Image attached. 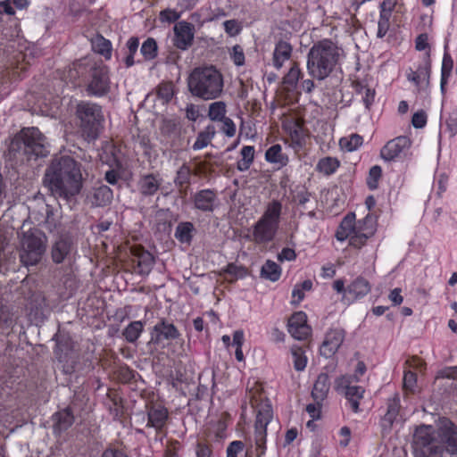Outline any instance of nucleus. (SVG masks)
I'll return each instance as SVG.
<instances>
[{"mask_svg":"<svg viewBox=\"0 0 457 457\" xmlns=\"http://www.w3.org/2000/svg\"><path fill=\"white\" fill-rule=\"evenodd\" d=\"M169 411L164 406L154 403L147 408L146 427L154 428L156 431H162L166 426Z\"/></svg>","mask_w":457,"mask_h":457,"instance_id":"aec40b11","label":"nucleus"},{"mask_svg":"<svg viewBox=\"0 0 457 457\" xmlns=\"http://www.w3.org/2000/svg\"><path fill=\"white\" fill-rule=\"evenodd\" d=\"M160 134L171 146H175L181 136V126L175 120L163 119L160 125Z\"/></svg>","mask_w":457,"mask_h":457,"instance_id":"5701e85b","label":"nucleus"},{"mask_svg":"<svg viewBox=\"0 0 457 457\" xmlns=\"http://www.w3.org/2000/svg\"><path fill=\"white\" fill-rule=\"evenodd\" d=\"M127 53L125 57V63L127 67H130L135 63L134 54L137 53L139 46V40L137 37H130L127 44Z\"/></svg>","mask_w":457,"mask_h":457,"instance_id":"603ef678","label":"nucleus"},{"mask_svg":"<svg viewBox=\"0 0 457 457\" xmlns=\"http://www.w3.org/2000/svg\"><path fill=\"white\" fill-rule=\"evenodd\" d=\"M281 204L278 201H273L270 203L263 215L262 216L261 220L267 221L269 223H271L278 227V220L280 217L281 212Z\"/></svg>","mask_w":457,"mask_h":457,"instance_id":"72a5a7b5","label":"nucleus"},{"mask_svg":"<svg viewBox=\"0 0 457 457\" xmlns=\"http://www.w3.org/2000/svg\"><path fill=\"white\" fill-rule=\"evenodd\" d=\"M191 169L187 164H183L176 173L174 179L175 185L179 187L180 193L186 191L190 183Z\"/></svg>","mask_w":457,"mask_h":457,"instance_id":"473e14b6","label":"nucleus"},{"mask_svg":"<svg viewBox=\"0 0 457 457\" xmlns=\"http://www.w3.org/2000/svg\"><path fill=\"white\" fill-rule=\"evenodd\" d=\"M296 258V254L294 249L292 248H283L282 251L278 253V259L280 262L284 261H293Z\"/></svg>","mask_w":457,"mask_h":457,"instance_id":"338daca9","label":"nucleus"},{"mask_svg":"<svg viewBox=\"0 0 457 457\" xmlns=\"http://www.w3.org/2000/svg\"><path fill=\"white\" fill-rule=\"evenodd\" d=\"M413 445L416 457H443L445 453L437 434L431 435L429 427L416 429Z\"/></svg>","mask_w":457,"mask_h":457,"instance_id":"0eeeda50","label":"nucleus"},{"mask_svg":"<svg viewBox=\"0 0 457 457\" xmlns=\"http://www.w3.org/2000/svg\"><path fill=\"white\" fill-rule=\"evenodd\" d=\"M217 194L212 189L200 190L193 196L195 208L204 212H213L217 205Z\"/></svg>","mask_w":457,"mask_h":457,"instance_id":"412c9836","label":"nucleus"},{"mask_svg":"<svg viewBox=\"0 0 457 457\" xmlns=\"http://www.w3.org/2000/svg\"><path fill=\"white\" fill-rule=\"evenodd\" d=\"M442 378H452L456 379L457 378V367H449L446 369H444L438 372V375L436 377Z\"/></svg>","mask_w":457,"mask_h":457,"instance_id":"774afa93","label":"nucleus"},{"mask_svg":"<svg viewBox=\"0 0 457 457\" xmlns=\"http://www.w3.org/2000/svg\"><path fill=\"white\" fill-rule=\"evenodd\" d=\"M273 417L271 405L265 402L258 407L254 424V445L256 457H262L266 452L267 426Z\"/></svg>","mask_w":457,"mask_h":457,"instance_id":"6e6552de","label":"nucleus"},{"mask_svg":"<svg viewBox=\"0 0 457 457\" xmlns=\"http://www.w3.org/2000/svg\"><path fill=\"white\" fill-rule=\"evenodd\" d=\"M382 174L381 168L378 165L370 168L369 172V178L367 179V184L370 189H376L378 187V181L380 179Z\"/></svg>","mask_w":457,"mask_h":457,"instance_id":"6e6d98bb","label":"nucleus"},{"mask_svg":"<svg viewBox=\"0 0 457 457\" xmlns=\"http://www.w3.org/2000/svg\"><path fill=\"white\" fill-rule=\"evenodd\" d=\"M49 144L41 131L35 127L22 129L14 136L9 152L14 159L23 162L37 160L48 154Z\"/></svg>","mask_w":457,"mask_h":457,"instance_id":"f03ea898","label":"nucleus"},{"mask_svg":"<svg viewBox=\"0 0 457 457\" xmlns=\"http://www.w3.org/2000/svg\"><path fill=\"white\" fill-rule=\"evenodd\" d=\"M453 66V62L449 54L445 53L443 62H442V71H441V90L445 91V87L447 83V79L451 74L452 69Z\"/></svg>","mask_w":457,"mask_h":457,"instance_id":"8fccbe9b","label":"nucleus"},{"mask_svg":"<svg viewBox=\"0 0 457 457\" xmlns=\"http://www.w3.org/2000/svg\"><path fill=\"white\" fill-rule=\"evenodd\" d=\"M311 193L304 187H301L295 192L293 196L294 202L301 207H305L306 204L310 202Z\"/></svg>","mask_w":457,"mask_h":457,"instance_id":"4d7b16f0","label":"nucleus"},{"mask_svg":"<svg viewBox=\"0 0 457 457\" xmlns=\"http://www.w3.org/2000/svg\"><path fill=\"white\" fill-rule=\"evenodd\" d=\"M400 410V398L396 394L392 399L388 400L386 413L381 420V428L383 433H388L396 420Z\"/></svg>","mask_w":457,"mask_h":457,"instance_id":"393cba45","label":"nucleus"},{"mask_svg":"<svg viewBox=\"0 0 457 457\" xmlns=\"http://www.w3.org/2000/svg\"><path fill=\"white\" fill-rule=\"evenodd\" d=\"M215 135V128L213 126H207L203 131L197 135L196 140L193 145L194 150H200L206 147L212 141Z\"/></svg>","mask_w":457,"mask_h":457,"instance_id":"e433bc0d","label":"nucleus"},{"mask_svg":"<svg viewBox=\"0 0 457 457\" xmlns=\"http://www.w3.org/2000/svg\"><path fill=\"white\" fill-rule=\"evenodd\" d=\"M232 59H233L234 63L237 66H241L244 64L245 54H244L243 48L240 46L236 45L233 46Z\"/></svg>","mask_w":457,"mask_h":457,"instance_id":"e2e57ef3","label":"nucleus"},{"mask_svg":"<svg viewBox=\"0 0 457 457\" xmlns=\"http://www.w3.org/2000/svg\"><path fill=\"white\" fill-rule=\"evenodd\" d=\"M180 17V14L174 10L171 9H165L161 12L160 18L162 21H168V22H173L179 20Z\"/></svg>","mask_w":457,"mask_h":457,"instance_id":"0e129e2a","label":"nucleus"},{"mask_svg":"<svg viewBox=\"0 0 457 457\" xmlns=\"http://www.w3.org/2000/svg\"><path fill=\"white\" fill-rule=\"evenodd\" d=\"M226 453L227 457H250L249 450L245 449V443L240 440L229 443Z\"/></svg>","mask_w":457,"mask_h":457,"instance_id":"a19ab883","label":"nucleus"},{"mask_svg":"<svg viewBox=\"0 0 457 457\" xmlns=\"http://www.w3.org/2000/svg\"><path fill=\"white\" fill-rule=\"evenodd\" d=\"M436 434L445 452L457 456V426L447 421L436 430Z\"/></svg>","mask_w":457,"mask_h":457,"instance_id":"f8f14e48","label":"nucleus"},{"mask_svg":"<svg viewBox=\"0 0 457 457\" xmlns=\"http://www.w3.org/2000/svg\"><path fill=\"white\" fill-rule=\"evenodd\" d=\"M292 355L294 359V367L297 371H302L305 369L307 358L304 355L303 348L298 346L292 347Z\"/></svg>","mask_w":457,"mask_h":457,"instance_id":"864d4df0","label":"nucleus"},{"mask_svg":"<svg viewBox=\"0 0 457 457\" xmlns=\"http://www.w3.org/2000/svg\"><path fill=\"white\" fill-rule=\"evenodd\" d=\"M193 230L194 226L191 222H181L176 228L175 237L182 243H189L192 238Z\"/></svg>","mask_w":457,"mask_h":457,"instance_id":"c03bdc74","label":"nucleus"},{"mask_svg":"<svg viewBox=\"0 0 457 457\" xmlns=\"http://www.w3.org/2000/svg\"><path fill=\"white\" fill-rule=\"evenodd\" d=\"M241 160L237 162V167L240 171L247 170L253 162L254 147L245 145L241 149Z\"/></svg>","mask_w":457,"mask_h":457,"instance_id":"58836bf2","label":"nucleus"},{"mask_svg":"<svg viewBox=\"0 0 457 457\" xmlns=\"http://www.w3.org/2000/svg\"><path fill=\"white\" fill-rule=\"evenodd\" d=\"M157 43L152 38L148 37L141 46L140 53L145 60L150 61L157 56Z\"/></svg>","mask_w":457,"mask_h":457,"instance_id":"49530a36","label":"nucleus"},{"mask_svg":"<svg viewBox=\"0 0 457 457\" xmlns=\"http://www.w3.org/2000/svg\"><path fill=\"white\" fill-rule=\"evenodd\" d=\"M226 104L222 101L212 103L209 106L208 117L213 121H220L225 118Z\"/></svg>","mask_w":457,"mask_h":457,"instance_id":"37998d69","label":"nucleus"},{"mask_svg":"<svg viewBox=\"0 0 457 457\" xmlns=\"http://www.w3.org/2000/svg\"><path fill=\"white\" fill-rule=\"evenodd\" d=\"M411 123L414 128L421 129L427 123V115L424 111L417 112L413 114Z\"/></svg>","mask_w":457,"mask_h":457,"instance_id":"052dcab7","label":"nucleus"},{"mask_svg":"<svg viewBox=\"0 0 457 457\" xmlns=\"http://www.w3.org/2000/svg\"><path fill=\"white\" fill-rule=\"evenodd\" d=\"M76 114L84 134L90 139H96L104 121L102 107L90 102H80L77 105Z\"/></svg>","mask_w":457,"mask_h":457,"instance_id":"423d86ee","label":"nucleus"},{"mask_svg":"<svg viewBox=\"0 0 457 457\" xmlns=\"http://www.w3.org/2000/svg\"><path fill=\"white\" fill-rule=\"evenodd\" d=\"M363 138L358 134H352L349 137H342L339 141V145L342 149L347 152H353L362 145Z\"/></svg>","mask_w":457,"mask_h":457,"instance_id":"79ce46f5","label":"nucleus"},{"mask_svg":"<svg viewBox=\"0 0 457 457\" xmlns=\"http://www.w3.org/2000/svg\"><path fill=\"white\" fill-rule=\"evenodd\" d=\"M221 275L225 280L231 283L239 278H243L245 275V270L242 267L230 263L222 270Z\"/></svg>","mask_w":457,"mask_h":457,"instance_id":"a18cd8bd","label":"nucleus"},{"mask_svg":"<svg viewBox=\"0 0 457 457\" xmlns=\"http://www.w3.org/2000/svg\"><path fill=\"white\" fill-rule=\"evenodd\" d=\"M339 58L340 49L330 39L314 43L307 54L308 74L318 80L325 79L338 64Z\"/></svg>","mask_w":457,"mask_h":457,"instance_id":"7ed1b4c3","label":"nucleus"},{"mask_svg":"<svg viewBox=\"0 0 457 457\" xmlns=\"http://www.w3.org/2000/svg\"><path fill=\"white\" fill-rule=\"evenodd\" d=\"M345 332L342 328L328 330L320 345V354L326 358L333 356L345 340Z\"/></svg>","mask_w":457,"mask_h":457,"instance_id":"4468645a","label":"nucleus"},{"mask_svg":"<svg viewBox=\"0 0 457 457\" xmlns=\"http://www.w3.org/2000/svg\"><path fill=\"white\" fill-rule=\"evenodd\" d=\"M112 197V189L105 185H102L93 188L92 192L87 195V200L92 206L103 207L111 204Z\"/></svg>","mask_w":457,"mask_h":457,"instance_id":"b1692460","label":"nucleus"},{"mask_svg":"<svg viewBox=\"0 0 457 457\" xmlns=\"http://www.w3.org/2000/svg\"><path fill=\"white\" fill-rule=\"evenodd\" d=\"M281 269L275 262L268 260L262 265L261 276L270 281H277L280 278Z\"/></svg>","mask_w":457,"mask_h":457,"instance_id":"4c0bfd02","label":"nucleus"},{"mask_svg":"<svg viewBox=\"0 0 457 457\" xmlns=\"http://www.w3.org/2000/svg\"><path fill=\"white\" fill-rule=\"evenodd\" d=\"M357 229L358 226L355 225V215L354 213H349L341 221L336 232V237L339 241H344L355 233Z\"/></svg>","mask_w":457,"mask_h":457,"instance_id":"c85d7f7f","label":"nucleus"},{"mask_svg":"<svg viewBox=\"0 0 457 457\" xmlns=\"http://www.w3.org/2000/svg\"><path fill=\"white\" fill-rule=\"evenodd\" d=\"M329 388L330 382L328 375L326 373L320 374L312 391V395L318 405L327 397Z\"/></svg>","mask_w":457,"mask_h":457,"instance_id":"bb28decb","label":"nucleus"},{"mask_svg":"<svg viewBox=\"0 0 457 457\" xmlns=\"http://www.w3.org/2000/svg\"><path fill=\"white\" fill-rule=\"evenodd\" d=\"M92 47L95 52L104 56L106 59L111 58L112 44L101 35H97L92 39Z\"/></svg>","mask_w":457,"mask_h":457,"instance_id":"c9c22d12","label":"nucleus"},{"mask_svg":"<svg viewBox=\"0 0 457 457\" xmlns=\"http://www.w3.org/2000/svg\"><path fill=\"white\" fill-rule=\"evenodd\" d=\"M446 125L452 135H455L457 133V109L450 113L446 120Z\"/></svg>","mask_w":457,"mask_h":457,"instance_id":"69168bd1","label":"nucleus"},{"mask_svg":"<svg viewBox=\"0 0 457 457\" xmlns=\"http://www.w3.org/2000/svg\"><path fill=\"white\" fill-rule=\"evenodd\" d=\"M220 121L222 122V132L229 137H233L236 134V125L233 122V120L229 118L225 117Z\"/></svg>","mask_w":457,"mask_h":457,"instance_id":"bf43d9fd","label":"nucleus"},{"mask_svg":"<svg viewBox=\"0 0 457 457\" xmlns=\"http://www.w3.org/2000/svg\"><path fill=\"white\" fill-rule=\"evenodd\" d=\"M369 281L361 277L355 278L348 287L345 293L352 300L362 297L370 291Z\"/></svg>","mask_w":457,"mask_h":457,"instance_id":"2f4dec72","label":"nucleus"},{"mask_svg":"<svg viewBox=\"0 0 457 457\" xmlns=\"http://www.w3.org/2000/svg\"><path fill=\"white\" fill-rule=\"evenodd\" d=\"M74 249V244L68 234H62L54 242L51 247V257L54 263H62L68 258Z\"/></svg>","mask_w":457,"mask_h":457,"instance_id":"dca6fc26","label":"nucleus"},{"mask_svg":"<svg viewBox=\"0 0 457 457\" xmlns=\"http://www.w3.org/2000/svg\"><path fill=\"white\" fill-rule=\"evenodd\" d=\"M302 76V71L297 62H294L288 72L283 78V83L289 87H295L299 79Z\"/></svg>","mask_w":457,"mask_h":457,"instance_id":"09e8293b","label":"nucleus"},{"mask_svg":"<svg viewBox=\"0 0 457 457\" xmlns=\"http://www.w3.org/2000/svg\"><path fill=\"white\" fill-rule=\"evenodd\" d=\"M191 94L204 100L219 97L223 89V79L213 66L195 68L187 79Z\"/></svg>","mask_w":457,"mask_h":457,"instance_id":"20e7f679","label":"nucleus"},{"mask_svg":"<svg viewBox=\"0 0 457 457\" xmlns=\"http://www.w3.org/2000/svg\"><path fill=\"white\" fill-rule=\"evenodd\" d=\"M30 304L37 310H43L47 304L44 294L40 291L34 292L29 298Z\"/></svg>","mask_w":457,"mask_h":457,"instance_id":"13d9d810","label":"nucleus"},{"mask_svg":"<svg viewBox=\"0 0 457 457\" xmlns=\"http://www.w3.org/2000/svg\"><path fill=\"white\" fill-rule=\"evenodd\" d=\"M179 336L180 333L173 323L165 319H161L153 328L152 340L158 344L162 340L177 339Z\"/></svg>","mask_w":457,"mask_h":457,"instance_id":"6ab92c4d","label":"nucleus"},{"mask_svg":"<svg viewBox=\"0 0 457 457\" xmlns=\"http://www.w3.org/2000/svg\"><path fill=\"white\" fill-rule=\"evenodd\" d=\"M411 141L404 136L397 137L388 141L381 149V157L387 162L395 161L399 158L403 153L411 147Z\"/></svg>","mask_w":457,"mask_h":457,"instance_id":"9b49d317","label":"nucleus"},{"mask_svg":"<svg viewBox=\"0 0 457 457\" xmlns=\"http://www.w3.org/2000/svg\"><path fill=\"white\" fill-rule=\"evenodd\" d=\"M157 97L162 104L169 103L174 96V86L171 82H164L158 86L156 89Z\"/></svg>","mask_w":457,"mask_h":457,"instance_id":"de8ad7c7","label":"nucleus"},{"mask_svg":"<svg viewBox=\"0 0 457 457\" xmlns=\"http://www.w3.org/2000/svg\"><path fill=\"white\" fill-rule=\"evenodd\" d=\"M92 79L87 87L90 96H103L109 92L110 81L106 67H96L92 71Z\"/></svg>","mask_w":457,"mask_h":457,"instance_id":"9d476101","label":"nucleus"},{"mask_svg":"<svg viewBox=\"0 0 457 457\" xmlns=\"http://www.w3.org/2000/svg\"><path fill=\"white\" fill-rule=\"evenodd\" d=\"M429 51L427 53L424 65L420 66L417 71H411L408 74V79L414 82L419 86L421 82L425 81L427 85L429 83V77L431 72V61Z\"/></svg>","mask_w":457,"mask_h":457,"instance_id":"c756f323","label":"nucleus"},{"mask_svg":"<svg viewBox=\"0 0 457 457\" xmlns=\"http://www.w3.org/2000/svg\"><path fill=\"white\" fill-rule=\"evenodd\" d=\"M46 236L36 228L21 234L20 261L25 267L37 265L46 250Z\"/></svg>","mask_w":457,"mask_h":457,"instance_id":"39448f33","label":"nucleus"},{"mask_svg":"<svg viewBox=\"0 0 457 457\" xmlns=\"http://www.w3.org/2000/svg\"><path fill=\"white\" fill-rule=\"evenodd\" d=\"M54 430L56 433H62L67 430L74 422V416L71 409L65 408L64 410L56 412L53 416Z\"/></svg>","mask_w":457,"mask_h":457,"instance_id":"cd10ccee","label":"nucleus"},{"mask_svg":"<svg viewBox=\"0 0 457 457\" xmlns=\"http://www.w3.org/2000/svg\"><path fill=\"white\" fill-rule=\"evenodd\" d=\"M277 228V226L260 219L253 226L252 241L258 245L267 244L274 238Z\"/></svg>","mask_w":457,"mask_h":457,"instance_id":"4be33fe9","label":"nucleus"},{"mask_svg":"<svg viewBox=\"0 0 457 457\" xmlns=\"http://www.w3.org/2000/svg\"><path fill=\"white\" fill-rule=\"evenodd\" d=\"M339 166V162L336 158L332 157H326L321 160H320L317 167L318 170L326 174L330 175L336 171V170Z\"/></svg>","mask_w":457,"mask_h":457,"instance_id":"3c124183","label":"nucleus"},{"mask_svg":"<svg viewBox=\"0 0 457 457\" xmlns=\"http://www.w3.org/2000/svg\"><path fill=\"white\" fill-rule=\"evenodd\" d=\"M351 383L352 377L341 376L335 381V389L345 394L352 410L357 412L359 411V401L363 397L365 390L359 386H351Z\"/></svg>","mask_w":457,"mask_h":457,"instance_id":"1a4fd4ad","label":"nucleus"},{"mask_svg":"<svg viewBox=\"0 0 457 457\" xmlns=\"http://www.w3.org/2000/svg\"><path fill=\"white\" fill-rule=\"evenodd\" d=\"M403 385L405 392L414 394L417 387V375L411 370L405 371Z\"/></svg>","mask_w":457,"mask_h":457,"instance_id":"5fc2aeb1","label":"nucleus"},{"mask_svg":"<svg viewBox=\"0 0 457 457\" xmlns=\"http://www.w3.org/2000/svg\"><path fill=\"white\" fill-rule=\"evenodd\" d=\"M223 26H224L225 31L229 36H236L240 31V26L236 20L226 21H224Z\"/></svg>","mask_w":457,"mask_h":457,"instance_id":"680f3d73","label":"nucleus"},{"mask_svg":"<svg viewBox=\"0 0 457 457\" xmlns=\"http://www.w3.org/2000/svg\"><path fill=\"white\" fill-rule=\"evenodd\" d=\"M265 157L269 162L277 163L279 166H285L288 162V158L282 154V147L279 145L270 146L266 151Z\"/></svg>","mask_w":457,"mask_h":457,"instance_id":"f704fd0d","label":"nucleus"},{"mask_svg":"<svg viewBox=\"0 0 457 457\" xmlns=\"http://www.w3.org/2000/svg\"><path fill=\"white\" fill-rule=\"evenodd\" d=\"M44 185L55 199L68 204L82 189L81 163L69 155L54 157L46 169Z\"/></svg>","mask_w":457,"mask_h":457,"instance_id":"f257e3e1","label":"nucleus"},{"mask_svg":"<svg viewBox=\"0 0 457 457\" xmlns=\"http://www.w3.org/2000/svg\"><path fill=\"white\" fill-rule=\"evenodd\" d=\"M144 328L141 321L130 322L123 330V336L129 343H134L140 337Z\"/></svg>","mask_w":457,"mask_h":457,"instance_id":"ea45409f","label":"nucleus"},{"mask_svg":"<svg viewBox=\"0 0 457 457\" xmlns=\"http://www.w3.org/2000/svg\"><path fill=\"white\" fill-rule=\"evenodd\" d=\"M293 46L288 42L284 40L277 42L272 56L273 66L278 70L281 69L284 62L291 58Z\"/></svg>","mask_w":457,"mask_h":457,"instance_id":"a878e982","label":"nucleus"},{"mask_svg":"<svg viewBox=\"0 0 457 457\" xmlns=\"http://www.w3.org/2000/svg\"><path fill=\"white\" fill-rule=\"evenodd\" d=\"M161 179L154 174L141 177L138 182L139 192L145 196L154 195L160 188Z\"/></svg>","mask_w":457,"mask_h":457,"instance_id":"7c9ffc66","label":"nucleus"},{"mask_svg":"<svg viewBox=\"0 0 457 457\" xmlns=\"http://www.w3.org/2000/svg\"><path fill=\"white\" fill-rule=\"evenodd\" d=\"M374 232V220L371 216L367 215L362 221L358 222V229L349 237L350 245L357 248L361 247Z\"/></svg>","mask_w":457,"mask_h":457,"instance_id":"a211bd4d","label":"nucleus"},{"mask_svg":"<svg viewBox=\"0 0 457 457\" xmlns=\"http://www.w3.org/2000/svg\"><path fill=\"white\" fill-rule=\"evenodd\" d=\"M131 254L136 271L142 276L148 275L154 264L153 254L140 245L131 247Z\"/></svg>","mask_w":457,"mask_h":457,"instance_id":"ddd939ff","label":"nucleus"},{"mask_svg":"<svg viewBox=\"0 0 457 457\" xmlns=\"http://www.w3.org/2000/svg\"><path fill=\"white\" fill-rule=\"evenodd\" d=\"M289 334L297 340H304L311 335V327L307 324V316L303 312H295L288 320Z\"/></svg>","mask_w":457,"mask_h":457,"instance_id":"2eb2a0df","label":"nucleus"},{"mask_svg":"<svg viewBox=\"0 0 457 457\" xmlns=\"http://www.w3.org/2000/svg\"><path fill=\"white\" fill-rule=\"evenodd\" d=\"M174 46L180 50H187L192 46L195 27L187 21H179L174 26Z\"/></svg>","mask_w":457,"mask_h":457,"instance_id":"f3484780","label":"nucleus"}]
</instances>
